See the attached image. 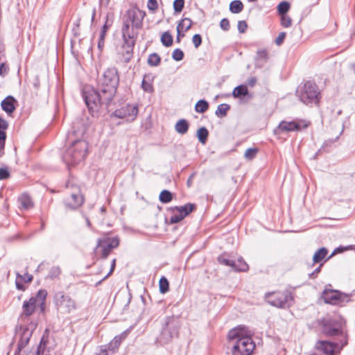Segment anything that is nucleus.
Returning <instances> with one entry per match:
<instances>
[{"label":"nucleus","mask_w":355,"mask_h":355,"mask_svg":"<svg viewBox=\"0 0 355 355\" xmlns=\"http://www.w3.org/2000/svg\"><path fill=\"white\" fill-rule=\"evenodd\" d=\"M180 328V322L175 316L165 318L159 336L161 342L168 343L174 338H178Z\"/></svg>","instance_id":"obj_6"},{"label":"nucleus","mask_w":355,"mask_h":355,"mask_svg":"<svg viewBox=\"0 0 355 355\" xmlns=\"http://www.w3.org/2000/svg\"><path fill=\"white\" fill-rule=\"evenodd\" d=\"M281 25L284 28H288L292 25L291 18L286 15H281Z\"/></svg>","instance_id":"obj_48"},{"label":"nucleus","mask_w":355,"mask_h":355,"mask_svg":"<svg viewBox=\"0 0 355 355\" xmlns=\"http://www.w3.org/2000/svg\"><path fill=\"white\" fill-rule=\"evenodd\" d=\"M147 7L150 12L155 13L158 8V3L157 0H148L147 3Z\"/></svg>","instance_id":"obj_52"},{"label":"nucleus","mask_w":355,"mask_h":355,"mask_svg":"<svg viewBox=\"0 0 355 355\" xmlns=\"http://www.w3.org/2000/svg\"><path fill=\"white\" fill-rule=\"evenodd\" d=\"M76 132H69L67 141L70 144L62 156L63 161L69 166H73L83 160L87 155L88 144L86 141L74 139Z\"/></svg>","instance_id":"obj_2"},{"label":"nucleus","mask_w":355,"mask_h":355,"mask_svg":"<svg viewBox=\"0 0 355 355\" xmlns=\"http://www.w3.org/2000/svg\"><path fill=\"white\" fill-rule=\"evenodd\" d=\"M237 28L240 33H243L248 28V24L245 21H239Z\"/></svg>","instance_id":"obj_58"},{"label":"nucleus","mask_w":355,"mask_h":355,"mask_svg":"<svg viewBox=\"0 0 355 355\" xmlns=\"http://www.w3.org/2000/svg\"><path fill=\"white\" fill-rule=\"evenodd\" d=\"M18 106V101L12 96H6L1 103V109L8 115L10 116Z\"/></svg>","instance_id":"obj_18"},{"label":"nucleus","mask_w":355,"mask_h":355,"mask_svg":"<svg viewBox=\"0 0 355 355\" xmlns=\"http://www.w3.org/2000/svg\"><path fill=\"white\" fill-rule=\"evenodd\" d=\"M184 52L180 49H175L172 53V58L175 61H180L184 58Z\"/></svg>","instance_id":"obj_49"},{"label":"nucleus","mask_w":355,"mask_h":355,"mask_svg":"<svg viewBox=\"0 0 355 355\" xmlns=\"http://www.w3.org/2000/svg\"><path fill=\"white\" fill-rule=\"evenodd\" d=\"M230 109V105L226 103L220 104L216 110V115L218 117H225L227 116V111Z\"/></svg>","instance_id":"obj_32"},{"label":"nucleus","mask_w":355,"mask_h":355,"mask_svg":"<svg viewBox=\"0 0 355 355\" xmlns=\"http://www.w3.org/2000/svg\"><path fill=\"white\" fill-rule=\"evenodd\" d=\"M112 21H109V19H108V15L106 16V21L105 22V24H103V28H102V30L101 31V34H100V37H105V35H106V32L107 31V29L112 26Z\"/></svg>","instance_id":"obj_50"},{"label":"nucleus","mask_w":355,"mask_h":355,"mask_svg":"<svg viewBox=\"0 0 355 355\" xmlns=\"http://www.w3.org/2000/svg\"><path fill=\"white\" fill-rule=\"evenodd\" d=\"M322 264H320L317 268L315 269V270L313 272H312L311 273H310L309 275V278L310 279H315L318 274L320 272L321 270V267H322Z\"/></svg>","instance_id":"obj_64"},{"label":"nucleus","mask_w":355,"mask_h":355,"mask_svg":"<svg viewBox=\"0 0 355 355\" xmlns=\"http://www.w3.org/2000/svg\"><path fill=\"white\" fill-rule=\"evenodd\" d=\"M248 269V265L242 257L239 258L237 261H234V266H233L234 270L236 272H246Z\"/></svg>","instance_id":"obj_25"},{"label":"nucleus","mask_w":355,"mask_h":355,"mask_svg":"<svg viewBox=\"0 0 355 355\" xmlns=\"http://www.w3.org/2000/svg\"><path fill=\"white\" fill-rule=\"evenodd\" d=\"M256 65L262 67L268 60V54L266 49H259L257 51Z\"/></svg>","instance_id":"obj_22"},{"label":"nucleus","mask_w":355,"mask_h":355,"mask_svg":"<svg viewBox=\"0 0 355 355\" xmlns=\"http://www.w3.org/2000/svg\"><path fill=\"white\" fill-rule=\"evenodd\" d=\"M119 84V75L115 67L107 69L97 78L96 87L85 86L83 98L92 116H98L102 106L106 108L112 101Z\"/></svg>","instance_id":"obj_1"},{"label":"nucleus","mask_w":355,"mask_h":355,"mask_svg":"<svg viewBox=\"0 0 355 355\" xmlns=\"http://www.w3.org/2000/svg\"><path fill=\"white\" fill-rule=\"evenodd\" d=\"M248 93V89L247 86L244 85H240L234 89L232 92V96L234 98H242L246 96Z\"/></svg>","instance_id":"obj_26"},{"label":"nucleus","mask_w":355,"mask_h":355,"mask_svg":"<svg viewBox=\"0 0 355 355\" xmlns=\"http://www.w3.org/2000/svg\"><path fill=\"white\" fill-rule=\"evenodd\" d=\"M119 245V239L118 237L98 239L95 251L96 254H100L101 259H105L111 250L116 248Z\"/></svg>","instance_id":"obj_9"},{"label":"nucleus","mask_w":355,"mask_h":355,"mask_svg":"<svg viewBox=\"0 0 355 355\" xmlns=\"http://www.w3.org/2000/svg\"><path fill=\"white\" fill-rule=\"evenodd\" d=\"M328 250L326 248H321L318 249L313 257V261L314 263H320L322 261L325 257L327 255Z\"/></svg>","instance_id":"obj_24"},{"label":"nucleus","mask_w":355,"mask_h":355,"mask_svg":"<svg viewBox=\"0 0 355 355\" xmlns=\"http://www.w3.org/2000/svg\"><path fill=\"white\" fill-rule=\"evenodd\" d=\"M196 209V205L193 203H187L183 206H175L173 207H171L170 210L171 212H174L177 211L181 214L184 218L187 216L189 214Z\"/></svg>","instance_id":"obj_21"},{"label":"nucleus","mask_w":355,"mask_h":355,"mask_svg":"<svg viewBox=\"0 0 355 355\" xmlns=\"http://www.w3.org/2000/svg\"><path fill=\"white\" fill-rule=\"evenodd\" d=\"M355 250V245H347V246H345V247H339L338 248H336L334 252L331 254V256L329 257V258L333 256V254L336 252H343V251H345V250Z\"/></svg>","instance_id":"obj_56"},{"label":"nucleus","mask_w":355,"mask_h":355,"mask_svg":"<svg viewBox=\"0 0 355 355\" xmlns=\"http://www.w3.org/2000/svg\"><path fill=\"white\" fill-rule=\"evenodd\" d=\"M159 291L161 293H166L169 290V282L165 277H162L159 282Z\"/></svg>","instance_id":"obj_40"},{"label":"nucleus","mask_w":355,"mask_h":355,"mask_svg":"<svg viewBox=\"0 0 355 355\" xmlns=\"http://www.w3.org/2000/svg\"><path fill=\"white\" fill-rule=\"evenodd\" d=\"M184 218L181 214H175L170 218V223L175 224L180 222Z\"/></svg>","instance_id":"obj_60"},{"label":"nucleus","mask_w":355,"mask_h":355,"mask_svg":"<svg viewBox=\"0 0 355 355\" xmlns=\"http://www.w3.org/2000/svg\"><path fill=\"white\" fill-rule=\"evenodd\" d=\"M290 3L288 1H282L277 6V11L279 15H286L290 9Z\"/></svg>","instance_id":"obj_39"},{"label":"nucleus","mask_w":355,"mask_h":355,"mask_svg":"<svg viewBox=\"0 0 355 355\" xmlns=\"http://www.w3.org/2000/svg\"><path fill=\"white\" fill-rule=\"evenodd\" d=\"M189 127V122L186 119H182L175 123V130L178 133L183 135L188 132Z\"/></svg>","instance_id":"obj_23"},{"label":"nucleus","mask_w":355,"mask_h":355,"mask_svg":"<svg viewBox=\"0 0 355 355\" xmlns=\"http://www.w3.org/2000/svg\"><path fill=\"white\" fill-rule=\"evenodd\" d=\"M192 26V21L189 18H184L180 21L177 26V29H180L182 31H189Z\"/></svg>","instance_id":"obj_37"},{"label":"nucleus","mask_w":355,"mask_h":355,"mask_svg":"<svg viewBox=\"0 0 355 355\" xmlns=\"http://www.w3.org/2000/svg\"><path fill=\"white\" fill-rule=\"evenodd\" d=\"M135 28H130L128 21H125L121 29L122 36L125 44H128L130 48L135 46L137 33L134 31Z\"/></svg>","instance_id":"obj_17"},{"label":"nucleus","mask_w":355,"mask_h":355,"mask_svg":"<svg viewBox=\"0 0 355 355\" xmlns=\"http://www.w3.org/2000/svg\"><path fill=\"white\" fill-rule=\"evenodd\" d=\"M8 71L9 67L5 63H1L0 64V76L4 77L8 73Z\"/></svg>","instance_id":"obj_62"},{"label":"nucleus","mask_w":355,"mask_h":355,"mask_svg":"<svg viewBox=\"0 0 355 355\" xmlns=\"http://www.w3.org/2000/svg\"><path fill=\"white\" fill-rule=\"evenodd\" d=\"M309 124L304 120L286 121H282L275 130L282 132L300 131L302 128H307Z\"/></svg>","instance_id":"obj_13"},{"label":"nucleus","mask_w":355,"mask_h":355,"mask_svg":"<svg viewBox=\"0 0 355 355\" xmlns=\"http://www.w3.org/2000/svg\"><path fill=\"white\" fill-rule=\"evenodd\" d=\"M286 33L285 32H281L279 33V35L277 36V37L275 39V44L277 45V46H281L282 44V43L284 42V40L285 39V37H286Z\"/></svg>","instance_id":"obj_61"},{"label":"nucleus","mask_w":355,"mask_h":355,"mask_svg":"<svg viewBox=\"0 0 355 355\" xmlns=\"http://www.w3.org/2000/svg\"><path fill=\"white\" fill-rule=\"evenodd\" d=\"M184 6V0H175L173 1V9L175 12H181Z\"/></svg>","instance_id":"obj_47"},{"label":"nucleus","mask_w":355,"mask_h":355,"mask_svg":"<svg viewBox=\"0 0 355 355\" xmlns=\"http://www.w3.org/2000/svg\"><path fill=\"white\" fill-rule=\"evenodd\" d=\"M230 342L234 343L232 355H251L255 348V344L250 336L247 335L244 328L237 327L231 329L227 334Z\"/></svg>","instance_id":"obj_3"},{"label":"nucleus","mask_w":355,"mask_h":355,"mask_svg":"<svg viewBox=\"0 0 355 355\" xmlns=\"http://www.w3.org/2000/svg\"><path fill=\"white\" fill-rule=\"evenodd\" d=\"M160 61V56L157 53H153L149 55L147 62L148 65L152 67H157L159 64Z\"/></svg>","instance_id":"obj_38"},{"label":"nucleus","mask_w":355,"mask_h":355,"mask_svg":"<svg viewBox=\"0 0 355 355\" xmlns=\"http://www.w3.org/2000/svg\"><path fill=\"white\" fill-rule=\"evenodd\" d=\"M17 279H20L21 281L24 282L26 283H29L33 281V275L26 272L24 275H20L19 272L16 274Z\"/></svg>","instance_id":"obj_51"},{"label":"nucleus","mask_w":355,"mask_h":355,"mask_svg":"<svg viewBox=\"0 0 355 355\" xmlns=\"http://www.w3.org/2000/svg\"><path fill=\"white\" fill-rule=\"evenodd\" d=\"M129 23L131 22L132 28L139 29L143 26V20L146 16V12L138 8L130 9L126 13Z\"/></svg>","instance_id":"obj_15"},{"label":"nucleus","mask_w":355,"mask_h":355,"mask_svg":"<svg viewBox=\"0 0 355 355\" xmlns=\"http://www.w3.org/2000/svg\"><path fill=\"white\" fill-rule=\"evenodd\" d=\"M315 348L323 352L325 355H335L340 352L343 347H341V341L338 343L331 341L319 340L315 344Z\"/></svg>","instance_id":"obj_14"},{"label":"nucleus","mask_w":355,"mask_h":355,"mask_svg":"<svg viewBox=\"0 0 355 355\" xmlns=\"http://www.w3.org/2000/svg\"><path fill=\"white\" fill-rule=\"evenodd\" d=\"M208 102L203 99L199 100L195 105V110L198 113H204L208 110Z\"/></svg>","instance_id":"obj_33"},{"label":"nucleus","mask_w":355,"mask_h":355,"mask_svg":"<svg viewBox=\"0 0 355 355\" xmlns=\"http://www.w3.org/2000/svg\"><path fill=\"white\" fill-rule=\"evenodd\" d=\"M8 128V123L7 121H6L4 119H3L1 116H0V131H5Z\"/></svg>","instance_id":"obj_63"},{"label":"nucleus","mask_w":355,"mask_h":355,"mask_svg":"<svg viewBox=\"0 0 355 355\" xmlns=\"http://www.w3.org/2000/svg\"><path fill=\"white\" fill-rule=\"evenodd\" d=\"M322 333L326 336H342L341 347L347 345L348 334L346 321L341 317L323 319L321 321Z\"/></svg>","instance_id":"obj_4"},{"label":"nucleus","mask_w":355,"mask_h":355,"mask_svg":"<svg viewBox=\"0 0 355 355\" xmlns=\"http://www.w3.org/2000/svg\"><path fill=\"white\" fill-rule=\"evenodd\" d=\"M322 298L326 304L341 306L347 302L349 297L338 291L324 289L322 292Z\"/></svg>","instance_id":"obj_11"},{"label":"nucleus","mask_w":355,"mask_h":355,"mask_svg":"<svg viewBox=\"0 0 355 355\" xmlns=\"http://www.w3.org/2000/svg\"><path fill=\"white\" fill-rule=\"evenodd\" d=\"M80 18H77L73 24L72 33L74 37H79L80 35Z\"/></svg>","instance_id":"obj_46"},{"label":"nucleus","mask_w":355,"mask_h":355,"mask_svg":"<svg viewBox=\"0 0 355 355\" xmlns=\"http://www.w3.org/2000/svg\"><path fill=\"white\" fill-rule=\"evenodd\" d=\"M159 199L162 203H168L173 200V193L168 190L164 189L159 193Z\"/></svg>","instance_id":"obj_34"},{"label":"nucleus","mask_w":355,"mask_h":355,"mask_svg":"<svg viewBox=\"0 0 355 355\" xmlns=\"http://www.w3.org/2000/svg\"><path fill=\"white\" fill-rule=\"evenodd\" d=\"M258 151L257 148H248L245 152L244 157L248 160H252L256 157Z\"/></svg>","instance_id":"obj_44"},{"label":"nucleus","mask_w":355,"mask_h":355,"mask_svg":"<svg viewBox=\"0 0 355 355\" xmlns=\"http://www.w3.org/2000/svg\"><path fill=\"white\" fill-rule=\"evenodd\" d=\"M76 192H73L70 196L64 201L65 207L70 209H77L84 202V197L78 188H76Z\"/></svg>","instance_id":"obj_16"},{"label":"nucleus","mask_w":355,"mask_h":355,"mask_svg":"<svg viewBox=\"0 0 355 355\" xmlns=\"http://www.w3.org/2000/svg\"><path fill=\"white\" fill-rule=\"evenodd\" d=\"M53 303L57 310L62 313H70L78 307L76 300L62 291L55 293Z\"/></svg>","instance_id":"obj_8"},{"label":"nucleus","mask_w":355,"mask_h":355,"mask_svg":"<svg viewBox=\"0 0 355 355\" xmlns=\"http://www.w3.org/2000/svg\"><path fill=\"white\" fill-rule=\"evenodd\" d=\"M220 26L223 31H229L230 28L229 19L227 18L223 19L220 22Z\"/></svg>","instance_id":"obj_57"},{"label":"nucleus","mask_w":355,"mask_h":355,"mask_svg":"<svg viewBox=\"0 0 355 355\" xmlns=\"http://www.w3.org/2000/svg\"><path fill=\"white\" fill-rule=\"evenodd\" d=\"M138 105L136 104H126L116 109L113 115L119 119H124L128 122L134 121L138 115Z\"/></svg>","instance_id":"obj_10"},{"label":"nucleus","mask_w":355,"mask_h":355,"mask_svg":"<svg viewBox=\"0 0 355 355\" xmlns=\"http://www.w3.org/2000/svg\"><path fill=\"white\" fill-rule=\"evenodd\" d=\"M217 260L220 264L226 266H230L233 269V266H234V261L230 259L226 254H223L218 256Z\"/></svg>","instance_id":"obj_35"},{"label":"nucleus","mask_w":355,"mask_h":355,"mask_svg":"<svg viewBox=\"0 0 355 355\" xmlns=\"http://www.w3.org/2000/svg\"><path fill=\"white\" fill-rule=\"evenodd\" d=\"M37 324L31 322L28 327L19 326L17 334L19 335V340L17 344V352H19L29 343L33 330L36 328Z\"/></svg>","instance_id":"obj_12"},{"label":"nucleus","mask_w":355,"mask_h":355,"mask_svg":"<svg viewBox=\"0 0 355 355\" xmlns=\"http://www.w3.org/2000/svg\"><path fill=\"white\" fill-rule=\"evenodd\" d=\"M6 140V132L0 131V153L4 150Z\"/></svg>","instance_id":"obj_53"},{"label":"nucleus","mask_w":355,"mask_h":355,"mask_svg":"<svg viewBox=\"0 0 355 355\" xmlns=\"http://www.w3.org/2000/svg\"><path fill=\"white\" fill-rule=\"evenodd\" d=\"M60 272H61V270H60V267L53 266L50 269L49 274L47 275V278L50 279H53L58 277L60 275Z\"/></svg>","instance_id":"obj_45"},{"label":"nucleus","mask_w":355,"mask_h":355,"mask_svg":"<svg viewBox=\"0 0 355 355\" xmlns=\"http://www.w3.org/2000/svg\"><path fill=\"white\" fill-rule=\"evenodd\" d=\"M18 201L20 205L24 209H27L33 206V202L30 196L26 193L21 194L19 197Z\"/></svg>","instance_id":"obj_27"},{"label":"nucleus","mask_w":355,"mask_h":355,"mask_svg":"<svg viewBox=\"0 0 355 355\" xmlns=\"http://www.w3.org/2000/svg\"><path fill=\"white\" fill-rule=\"evenodd\" d=\"M161 42L166 47H169L173 44V39L168 31H166L162 34L161 37Z\"/></svg>","instance_id":"obj_36"},{"label":"nucleus","mask_w":355,"mask_h":355,"mask_svg":"<svg viewBox=\"0 0 355 355\" xmlns=\"http://www.w3.org/2000/svg\"><path fill=\"white\" fill-rule=\"evenodd\" d=\"M192 42L194 46L197 49L202 44V37L200 34H195L192 37Z\"/></svg>","instance_id":"obj_54"},{"label":"nucleus","mask_w":355,"mask_h":355,"mask_svg":"<svg viewBox=\"0 0 355 355\" xmlns=\"http://www.w3.org/2000/svg\"><path fill=\"white\" fill-rule=\"evenodd\" d=\"M46 296L47 291L44 289H41L37 293L35 297H31V298H35V304H37V303L45 302Z\"/></svg>","instance_id":"obj_43"},{"label":"nucleus","mask_w":355,"mask_h":355,"mask_svg":"<svg viewBox=\"0 0 355 355\" xmlns=\"http://www.w3.org/2000/svg\"><path fill=\"white\" fill-rule=\"evenodd\" d=\"M115 267H116V259H114L112 260V261L111 266H110V270L109 272L107 274L106 276L104 277V278L103 279L99 281L96 284L97 285L100 284L103 280L107 279L113 272V271L115 269Z\"/></svg>","instance_id":"obj_59"},{"label":"nucleus","mask_w":355,"mask_h":355,"mask_svg":"<svg viewBox=\"0 0 355 355\" xmlns=\"http://www.w3.org/2000/svg\"><path fill=\"white\" fill-rule=\"evenodd\" d=\"M49 331L48 329H45L40 344L37 347L36 355H50L49 349H46V345L49 343Z\"/></svg>","instance_id":"obj_20"},{"label":"nucleus","mask_w":355,"mask_h":355,"mask_svg":"<svg viewBox=\"0 0 355 355\" xmlns=\"http://www.w3.org/2000/svg\"><path fill=\"white\" fill-rule=\"evenodd\" d=\"M134 46L129 47L128 44H123V49L125 50V53H123V57L125 62H128L132 55Z\"/></svg>","instance_id":"obj_41"},{"label":"nucleus","mask_w":355,"mask_h":355,"mask_svg":"<svg viewBox=\"0 0 355 355\" xmlns=\"http://www.w3.org/2000/svg\"><path fill=\"white\" fill-rule=\"evenodd\" d=\"M208 135H209V132L205 127H201L197 131L198 139L199 141L202 144H206V142L207 141Z\"/></svg>","instance_id":"obj_30"},{"label":"nucleus","mask_w":355,"mask_h":355,"mask_svg":"<svg viewBox=\"0 0 355 355\" xmlns=\"http://www.w3.org/2000/svg\"><path fill=\"white\" fill-rule=\"evenodd\" d=\"M141 87L142 89L148 92V93H152L154 91V88L153 86V84L150 83V76L145 75L144 76L142 83H141Z\"/></svg>","instance_id":"obj_29"},{"label":"nucleus","mask_w":355,"mask_h":355,"mask_svg":"<svg viewBox=\"0 0 355 355\" xmlns=\"http://www.w3.org/2000/svg\"><path fill=\"white\" fill-rule=\"evenodd\" d=\"M339 137H336L335 139H329L325 140L322 144L321 148L318 150L316 155H318L322 151L328 152L329 149L331 148L332 145L338 139Z\"/></svg>","instance_id":"obj_31"},{"label":"nucleus","mask_w":355,"mask_h":355,"mask_svg":"<svg viewBox=\"0 0 355 355\" xmlns=\"http://www.w3.org/2000/svg\"><path fill=\"white\" fill-rule=\"evenodd\" d=\"M265 299L270 305L282 309L291 306L293 301L292 293L287 290L267 293Z\"/></svg>","instance_id":"obj_7"},{"label":"nucleus","mask_w":355,"mask_h":355,"mask_svg":"<svg viewBox=\"0 0 355 355\" xmlns=\"http://www.w3.org/2000/svg\"><path fill=\"white\" fill-rule=\"evenodd\" d=\"M121 340L120 339V337H118L116 336L113 340L109 343L108 345V349L110 351H112L114 352L119 347V345L121 343Z\"/></svg>","instance_id":"obj_42"},{"label":"nucleus","mask_w":355,"mask_h":355,"mask_svg":"<svg viewBox=\"0 0 355 355\" xmlns=\"http://www.w3.org/2000/svg\"><path fill=\"white\" fill-rule=\"evenodd\" d=\"M36 305L35 298H30L28 300L24 301L22 305V313L20 315V319L25 320L33 315L35 311Z\"/></svg>","instance_id":"obj_19"},{"label":"nucleus","mask_w":355,"mask_h":355,"mask_svg":"<svg viewBox=\"0 0 355 355\" xmlns=\"http://www.w3.org/2000/svg\"><path fill=\"white\" fill-rule=\"evenodd\" d=\"M243 10V4L240 0H234L230 3V10L232 13H240Z\"/></svg>","instance_id":"obj_28"},{"label":"nucleus","mask_w":355,"mask_h":355,"mask_svg":"<svg viewBox=\"0 0 355 355\" xmlns=\"http://www.w3.org/2000/svg\"><path fill=\"white\" fill-rule=\"evenodd\" d=\"M10 172L7 168H0V180L9 178Z\"/></svg>","instance_id":"obj_55"},{"label":"nucleus","mask_w":355,"mask_h":355,"mask_svg":"<svg viewBox=\"0 0 355 355\" xmlns=\"http://www.w3.org/2000/svg\"><path fill=\"white\" fill-rule=\"evenodd\" d=\"M296 95L300 101L306 105H318L321 98L318 86L312 80H307L303 85H299Z\"/></svg>","instance_id":"obj_5"}]
</instances>
